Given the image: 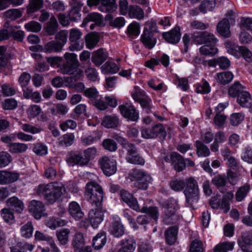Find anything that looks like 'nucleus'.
Masks as SVG:
<instances>
[{
	"mask_svg": "<svg viewBox=\"0 0 252 252\" xmlns=\"http://www.w3.org/2000/svg\"><path fill=\"white\" fill-rule=\"evenodd\" d=\"M34 191L37 194L43 195L47 203L53 204L65 193V188L61 183L53 182L40 184L34 189Z\"/></svg>",
	"mask_w": 252,
	"mask_h": 252,
	"instance_id": "1",
	"label": "nucleus"
},
{
	"mask_svg": "<svg viewBox=\"0 0 252 252\" xmlns=\"http://www.w3.org/2000/svg\"><path fill=\"white\" fill-rule=\"evenodd\" d=\"M185 187L184 191L186 202L189 206L196 204L199 198V189L197 181L193 178H187L185 181Z\"/></svg>",
	"mask_w": 252,
	"mask_h": 252,
	"instance_id": "2",
	"label": "nucleus"
},
{
	"mask_svg": "<svg viewBox=\"0 0 252 252\" xmlns=\"http://www.w3.org/2000/svg\"><path fill=\"white\" fill-rule=\"evenodd\" d=\"M85 189V196L89 202L95 207H99L103 197L101 187L97 183L91 182L87 184Z\"/></svg>",
	"mask_w": 252,
	"mask_h": 252,
	"instance_id": "3",
	"label": "nucleus"
},
{
	"mask_svg": "<svg viewBox=\"0 0 252 252\" xmlns=\"http://www.w3.org/2000/svg\"><path fill=\"white\" fill-rule=\"evenodd\" d=\"M132 181H134V186L138 189H146L152 178L148 173L135 169L130 174Z\"/></svg>",
	"mask_w": 252,
	"mask_h": 252,
	"instance_id": "4",
	"label": "nucleus"
},
{
	"mask_svg": "<svg viewBox=\"0 0 252 252\" xmlns=\"http://www.w3.org/2000/svg\"><path fill=\"white\" fill-rule=\"evenodd\" d=\"M191 39V41L196 44H215L218 41L213 33L207 32H194Z\"/></svg>",
	"mask_w": 252,
	"mask_h": 252,
	"instance_id": "5",
	"label": "nucleus"
},
{
	"mask_svg": "<svg viewBox=\"0 0 252 252\" xmlns=\"http://www.w3.org/2000/svg\"><path fill=\"white\" fill-rule=\"evenodd\" d=\"M226 16L229 19H223L220 21L217 26L218 32L224 37H229L230 36V23L235 21V14L232 10H229L226 13Z\"/></svg>",
	"mask_w": 252,
	"mask_h": 252,
	"instance_id": "6",
	"label": "nucleus"
},
{
	"mask_svg": "<svg viewBox=\"0 0 252 252\" xmlns=\"http://www.w3.org/2000/svg\"><path fill=\"white\" fill-rule=\"evenodd\" d=\"M65 62L61 66V70L63 74H67L72 69L78 67L79 63L77 55L74 53H66L63 55Z\"/></svg>",
	"mask_w": 252,
	"mask_h": 252,
	"instance_id": "7",
	"label": "nucleus"
},
{
	"mask_svg": "<svg viewBox=\"0 0 252 252\" xmlns=\"http://www.w3.org/2000/svg\"><path fill=\"white\" fill-rule=\"evenodd\" d=\"M99 163L104 174L110 176L117 171V162L115 160L108 157H103L99 160Z\"/></svg>",
	"mask_w": 252,
	"mask_h": 252,
	"instance_id": "8",
	"label": "nucleus"
},
{
	"mask_svg": "<svg viewBox=\"0 0 252 252\" xmlns=\"http://www.w3.org/2000/svg\"><path fill=\"white\" fill-rule=\"evenodd\" d=\"M121 115L132 122H137L139 119V112L131 104H122L119 106Z\"/></svg>",
	"mask_w": 252,
	"mask_h": 252,
	"instance_id": "9",
	"label": "nucleus"
},
{
	"mask_svg": "<svg viewBox=\"0 0 252 252\" xmlns=\"http://www.w3.org/2000/svg\"><path fill=\"white\" fill-rule=\"evenodd\" d=\"M66 160L67 164L71 166H73L75 165L84 166L87 165L82 151L70 152Z\"/></svg>",
	"mask_w": 252,
	"mask_h": 252,
	"instance_id": "10",
	"label": "nucleus"
},
{
	"mask_svg": "<svg viewBox=\"0 0 252 252\" xmlns=\"http://www.w3.org/2000/svg\"><path fill=\"white\" fill-rule=\"evenodd\" d=\"M166 162L170 161L175 170L177 172L183 171L186 167V163L182 156L177 152H172L169 157L165 158Z\"/></svg>",
	"mask_w": 252,
	"mask_h": 252,
	"instance_id": "11",
	"label": "nucleus"
},
{
	"mask_svg": "<svg viewBox=\"0 0 252 252\" xmlns=\"http://www.w3.org/2000/svg\"><path fill=\"white\" fill-rule=\"evenodd\" d=\"M29 210L35 219H40L42 216H44L45 207L42 202L33 200L30 202L29 205Z\"/></svg>",
	"mask_w": 252,
	"mask_h": 252,
	"instance_id": "12",
	"label": "nucleus"
},
{
	"mask_svg": "<svg viewBox=\"0 0 252 252\" xmlns=\"http://www.w3.org/2000/svg\"><path fill=\"white\" fill-rule=\"evenodd\" d=\"M120 195L123 201L131 209L136 211H140V207L138 204L137 199L128 191L124 189L120 190Z\"/></svg>",
	"mask_w": 252,
	"mask_h": 252,
	"instance_id": "13",
	"label": "nucleus"
},
{
	"mask_svg": "<svg viewBox=\"0 0 252 252\" xmlns=\"http://www.w3.org/2000/svg\"><path fill=\"white\" fill-rule=\"evenodd\" d=\"M113 138L117 140L121 145L123 148L126 151V157H129L134 154H136L137 148L134 144L129 142L125 138L118 135L117 134H113Z\"/></svg>",
	"mask_w": 252,
	"mask_h": 252,
	"instance_id": "14",
	"label": "nucleus"
},
{
	"mask_svg": "<svg viewBox=\"0 0 252 252\" xmlns=\"http://www.w3.org/2000/svg\"><path fill=\"white\" fill-rule=\"evenodd\" d=\"M140 40L144 45L149 49H152L157 42L156 37L153 33L147 29H145L141 35Z\"/></svg>",
	"mask_w": 252,
	"mask_h": 252,
	"instance_id": "15",
	"label": "nucleus"
},
{
	"mask_svg": "<svg viewBox=\"0 0 252 252\" xmlns=\"http://www.w3.org/2000/svg\"><path fill=\"white\" fill-rule=\"evenodd\" d=\"M92 209L89 213V219L94 228L97 227L98 224L103 219V212L98 208Z\"/></svg>",
	"mask_w": 252,
	"mask_h": 252,
	"instance_id": "16",
	"label": "nucleus"
},
{
	"mask_svg": "<svg viewBox=\"0 0 252 252\" xmlns=\"http://www.w3.org/2000/svg\"><path fill=\"white\" fill-rule=\"evenodd\" d=\"M162 36L168 43L176 44L179 41L181 38L180 28L176 26L170 32L163 33Z\"/></svg>",
	"mask_w": 252,
	"mask_h": 252,
	"instance_id": "17",
	"label": "nucleus"
},
{
	"mask_svg": "<svg viewBox=\"0 0 252 252\" xmlns=\"http://www.w3.org/2000/svg\"><path fill=\"white\" fill-rule=\"evenodd\" d=\"M121 248L118 252H133L136 248V242L132 237H128L120 242Z\"/></svg>",
	"mask_w": 252,
	"mask_h": 252,
	"instance_id": "18",
	"label": "nucleus"
},
{
	"mask_svg": "<svg viewBox=\"0 0 252 252\" xmlns=\"http://www.w3.org/2000/svg\"><path fill=\"white\" fill-rule=\"evenodd\" d=\"M108 53L103 48L94 52L92 57V62L97 66L101 65L107 59Z\"/></svg>",
	"mask_w": 252,
	"mask_h": 252,
	"instance_id": "19",
	"label": "nucleus"
},
{
	"mask_svg": "<svg viewBox=\"0 0 252 252\" xmlns=\"http://www.w3.org/2000/svg\"><path fill=\"white\" fill-rule=\"evenodd\" d=\"M164 220L167 223H173L177 220L175 213L176 207L174 203H167L164 207Z\"/></svg>",
	"mask_w": 252,
	"mask_h": 252,
	"instance_id": "20",
	"label": "nucleus"
},
{
	"mask_svg": "<svg viewBox=\"0 0 252 252\" xmlns=\"http://www.w3.org/2000/svg\"><path fill=\"white\" fill-rule=\"evenodd\" d=\"M68 211L70 216L75 220H79L84 216L79 204L75 201H72L69 204Z\"/></svg>",
	"mask_w": 252,
	"mask_h": 252,
	"instance_id": "21",
	"label": "nucleus"
},
{
	"mask_svg": "<svg viewBox=\"0 0 252 252\" xmlns=\"http://www.w3.org/2000/svg\"><path fill=\"white\" fill-rule=\"evenodd\" d=\"M19 174L6 171H0V185H5L15 182Z\"/></svg>",
	"mask_w": 252,
	"mask_h": 252,
	"instance_id": "22",
	"label": "nucleus"
},
{
	"mask_svg": "<svg viewBox=\"0 0 252 252\" xmlns=\"http://www.w3.org/2000/svg\"><path fill=\"white\" fill-rule=\"evenodd\" d=\"M237 102L242 107L250 108L252 110V97L248 92L241 93L237 97Z\"/></svg>",
	"mask_w": 252,
	"mask_h": 252,
	"instance_id": "23",
	"label": "nucleus"
},
{
	"mask_svg": "<svg viewBox=\"0 0 252 252\" xmlns=\"http://www.w3.org/2000/svg\"><path fill=\"white\" fill-rule=\"evenodd\" d=\"M6 204L10 209L17 213L22 212L24 208V204L22 201L15 196L10 197L7 199Z\"/></svg>",
	"mask_w": 252,
	"mask_h": 252,
	"instance_id": "24",
	"label": "nucleus"
},
{
	"mask_svg": "<svg viewBox=\"0 0 252 252\" xmlns=\"http://www.w3.org/2000/svg\"><path fill=\"white\" fill-rule=\"evenodd\" d=\"M102 125L107 128L117 127L119 125V117L114 114L106 115L103 119Z\"/></svg>",
	"mask_w": 252,
	"mask_h": 252,
	"instance_id": "25",
	"label": "nucleus"
},
{
	"mask_svg": "<svg viewBox=\"0 0 252 252\" xmlns=\"http://www.w3.org/2000/svg\"><path fill=\"white\" fill-rule=\"evenodd\" d=\"M101 3L98 9L102 12H112L117 8L116 0H101Z\"/></svg>",
	"mask_w": 252,
	"mask_h": 252,
	"instance_id": "26",
	"label": "nucleus"
},
{
	"mask_svg": "<svg viewBox=\"0 0 252 252\" xmlns=\"http://www.w3.org/2000/svg\"><path fill=\"white\" fill-rule=\"evenodd\" d=\"M106 242V236L104 232H101L94 237L93 247L95 250H98L102 248Z\"/></svg>",
	"mask_w": 252,
	"mask_h": 252,
	"instance_id": "27",
	"label": "nucleus"
},
{
	"mask_svg": "<svg viewBox=\"0 0 252 252\" xmlns=\"http://www.w3.org/2000/svg\"><path fill=\"white\" fill-rule=\"evenodd\" d=\"M251 189V185L248 183L239 187L235 194L236 200L239 202L242 201L247 196Z\"/></svg>",
	"mask_w": 252,
	"mask_h": 252,
	"instance_id": "28",
	"label": "nucleus"
},
{
	"mask_svg": "<svg viewBox=\"0 0 252 252\" xmlns=\"http://www.w3.org/2000/svg\"><path fill=\"white\" fill-rule=\"evenodd\" d=\"M233 76V74L231 72L224 71L217 73L216 79L218 83L225 85L230 83L232 80Z\"/></svg>",
	"mask_w": 252,
	"mask_h": 252,
	"instance_id": "29",
	"label": "nucleus"
},
{
	"mask_svg": "<svg viewBox=\"0 0 252 252\" xmlns=\"http://www.w3.org/2000/svg\"><path fill=\"white\" fill-rule=\"evenodd\" d=\"M72 244L75 252H79L84 248L85 242L83 234L80 232L76 233L73 237Z\"/></svg>",
	"mask_w": 252,
	"mask_h": 252,
	"instance_id": "30",
	"label": "nucleus"
},
{
	"mask_svg": "<svg viewBox=\"0 0 252 252\" xmlns=\"http://www.w3.org/2000/svg\"><path fill=\"white\" fill-rule=\"evenodd\" d=\"M75 140L74 134L72 133H67L58 139L59 145L63 147H69L72 145Z\"/></svg>",
	"mask_w": 252,
	"mask_h": 252,
	"instance_id": "31",
	"label": "nucleus"
},
{
	"mask_svg": "<svg viewBox=\"0 0 252 252\" xmlns=\"http://www.w3.org/2000/svg\"><path fill=\"white\" fill-rule=\"evenodd\" d=\"M131 18H135L138 20L143 19L144 13L143 10L138 6L130 5L127 13Z\"/></svg>",
	"mask_w": 252,
	"mask_h": 252,
	"instance_id": "32",
	"label": "nucleus"
},
{
	"mask_svg": "<svg viewBox=\"0 0 252 252\" xmlns=\"http://www.w3.org/2000/svg\"><path fill=\"white\" fill-rule=\"evenodd\" d=\"M195 147L196 154L198 157H207L210 155V149L201 141H196Z\"/></svg>",
	"mask_w": 252,
	"mask_h": 252,
	"instance_id": "33",
	"label": "nucleus"
},
{
	"mask_svg": "<svg viewBox=\"0 0 252 252\" xmlns=\"http://www.w3.org/2000/svg\"><path fill=\"white\" fill-rule=\"evenodd\" d=\"M58 24L54 16L51 17L50 20L47 23L45 30L49 35H54L57 31Z\"/></svg>",
	"mask_w": 252,
	"mask_h": 252,
	"instance_id": "34",
	"label": "nucleus"
},
{
	"mask_svg": "<svg viewBox=\"0 0 252 252\" xmlns=\"http://www.w3.org/2000/svg\"><path fill=\"white\" fill-rule=\"evenodd\" d=\"M119 67L114 62H107L101 67L103 74L115 73L119 70Z\"/></svg>",
	"mask_w": 252,
	"mask_h": 252,
	"instance_id": "35",
	"label": "nucleus"
},
{
	"mask_svg": "<svg viewBox=\"0 0 252 252\" xmlns=\"http://www.w3.org/2000/svg\"><path fill=\"white\" fill-rule=\"evenodd\" d=\"M195 91L197 94H207L211 91V87L209 83L203 80L201 82L195 84Z\"/></svg>",
	"mask_w": 252,
	"mask_h": 252,
	"instance_id": "36",
	"label": "nucleus"
},
{
	"mask_svg": "<svg viewBox=\"0 0 252 252\" xmlns=\"http://www.w3.org/2000/svg\"><path fill=\"white\" fill-rule=\"evenodd\" d=\"M235 242H224L220 243L215 246L214 249V252H228L232 251L234 248Z\"/></svg>",
	"mask_w": 252,
	"mask_h": 252,
	"instance_id": "37",
	"label": "nucleus"
},
{
	"mask_svg": "<svg viewBox=\"0 0 252 252\" xmlns=\"http://www.w3.org/2000/svg\"><path fill=\"white\" fill-rule=\"evenodd\" d=\"M63 48L56 41H51L44 45L43 50L45 53L60 52Z\"/></svg>",
	"mask_w": 252,
	"mask_h": 252,
	"instance_id": "38",
	"label": "nucleus"
},
{
	"mask_svg": "<svg viewBox=\"0 0 252 252\" xmlns=\"http://www.w3.org/2000/svg\"><path fill=\"white\" fill-rule=\"evenodd\" d=\"M68 221L61 219L51 218L46 222V225L51 229H55L58 227L65 226Z\"/></svg>",
	"mask_w": 252,
	"mask_h": 252,
	"instance_id": "39",
	"label": "nucleus"
},
{
	"mask_svg": "<svg viewBox=\"0 0 252 252\" xmlns=\"http://www.w3.org/2000/svg\"><path fill=\"white\" fill-rule=\"evenodd\" d=\"M110 231L111 234L115 237H120L125 233L123 225L117 221L112 223Z\"/></svg>",
	"mask_w": 252,
	"mask_h": 252,
	"instance_id": "40",
	"label": "nucleus"
},
{
	"mask_svg": "<svg viewBox=\"0 0 252 252\" xmlns=\"http://www.w3.org/2000/svg\"><path fill=\"white\" fill-rule=\"evenodd\" d=\"M9 150L12 153H21L28 149V145L24 143H12L8 145Z\"/></svg>",
	"mask_w": 252,
	"mask_h": 252,
	"instance_id": "41",
	"label": "nucleus"
},
{
	"mask_svg": "<svg viewBox=\"0 0 252 252\" xmlns=\"http://www.w3.org/2000/svg\"><path fill=\"white\" fill-rule=\"evenodd\" d=\"M177 230L175 227H171L165 232L166 241L168 244L172 245L176 240Z\"/></svg>",
	"mask_w": 252,
	"mask_h": 252,
	"instance_id": "42",
	"label": "nucleus"
},
{
	"mask_svg": "<svg viewBox=\"0 0 252 252\" xmlns=\"http://www.w3.org/2000/svg\"><path fill=\"white\" fill-rule=\"evenodd\" d=\"M70 230L67 228H63L56 231V235L59 241L62 245H66L68 241V235Z\"/></svg>",
	"mask_w": 252,
	"mask_h": 252,
	"instance_id": "43",
	"label": "nucleus"
},
{
	"mask_svg": "<svg viewBox=\"0 0 252 252\" xmlns=\"http://www.w3.org/2000/svg\"><path fill=\"white\" fill-rule=\"evenodd\" d=\"M33 226L31 221H28L23 225L20 229L21 236L25 238H31L33 233Z\"/></svg>",
	"mask_w": 252,
	"mask_h": 252,
	"instance_id": "44",
	"label": "nucleus"
},
{
	"mask_svg": "<svg viewBox=\"0 0 252 252\" xmlns=\"http://www.w3.org/2000/svg\"><path fill=\"white\" fill-rule=\"evenodd\" d=\"M243 90V86L239 82H235L229 89L228 94L233 97H238L241 93L245 92Z\"/></svg>",
	"mask_w": 252,
	"mask_h": 252,
	"instance_id": "45",
	"label": "nucleus"
},
{
	"mask_svg": "<svg viewBox=\"0 0 252 252\" xmlns=\"http://www.w3.org/2000/svg\"><path fill=\"white\" fill-rule=\"evenodd\" d=\"M216 6L215 0H204L199 6L200 11L206 13L212 11Z\"/></svg>",
	"mask_w": 252,
	"mask_h": 252,
	"instance_id": "46",
	"label": "nucleus"
},
{
	"mask_svg": "<svg viewBox=\"0 0 252 252\" xmlns=\"http://www.w3.org/2000/svg\"><path fill=\"white\" fill-rule=\"evenodd\" d=\"M43 4V0H30L27 13L30 14L38 11L42 7Z\"/></svg>",
	"mask_w": 252,
	"mask_h": 252,
	"instance_id": "47",
	"label": "nucleus"
},
{
	"mask_svg": "<svg viewBox=\"0 0 252 252\" xmlns=\"http://www.w3.org/2000/svg\"><path fill=\"white\" fill-rule=\"evenodd\" d=\"M99 41V36L94 33L88 34L86 37V43L88 48L91 49L94 48Z\"/></svg>",
	"mask_w": 252,
	"mask_h": 252,
	"instance_id": "48",
	"label": "nucleus"
},
{
	"mask_svg": "<svg viewBox=\"0 0 252 252\" xmlns=\"http://www.w3.org/2000/svg\"><path fill=\"white\" fill-rule=\"evenodd\" d=\"M140 25L137 22H133L128 25L126 33L129 36H137L140 34Z\"/></svg>",
	"mask_w": 252,
	"mask_h": 252,
	"instance_id": "49",
	"label": "nucleus"
},
{
	"mask_svg": "<svg viewBox=\"0 0 252 252\" xmlns=\"http://www.w3.org/2000/svg\"><path fill=\"white\" fill-rule=\"evenodd\" d=\"M82 152L84 156V158L88 164L90 160L94 159L95 158L97 151L95 147H92L82 151Z\"/></svg>",
	"mask_w": 252,
	"mask_h": 252,
	"instance_id": "50",
	"label": "nucleus"
},
{
	"mask_svg": "<svg viewBox=\"0 0 252 252\" xmlns=\"http://www.w3.org/2000/svg\"><path fill=\"white\" fill-rule=\"evenodd\" d=\"M103 20V17L101 15L97 13H91L88 14L87 16L84 19L82 25L85 26L89 22H94L97 24H100Z\"/></svg>",
	"mask_w": 252,
	"mask_h": 252,
	"instance_id": "51",
	"label": "nucleus"
},
{
	"mask_svg": "<svg viewBox=\"0 0 252 252\" xmlns=\"http://www.w3.org/2000/svg\"><path fill=\"white\" fill-rule=\"evenodd\" d=\"M199 51L202 55L214 56L216 55L218 50L214 45H203L202 46L200 49Z\"/></svg>",
	"mask_w": 252,
	"mask_h": 252,
	"instance_id": "52",
	"label": "nucleus"
},
{
	"mask_svg": "<svg viewBox=\"0 0 252 252\" xmlns=\"http://www.w3.org/2000/svg\"><path fill=\"white\" fill-rule=\"evenodd\" d=\"M126 160L129 163L143 165L145 163L144 159L139 154H134L129 157H126Z\"/></svg>",
	"mask_w": 252,
	"mask_h": 252,
	"instance_id": "53",
	"label": "nucleus"
},
{
	"mask_svg": "<svg viewBox=\"0 0 252 252\" xmlns=\"http://www.w3.org/2000/svg\"><path fill=\"white\" fill-rule=\"evenodd\" d=\"M241 158L244 161L252 164V148L251 146H247L244 148Z\"/></svg>",
	"mask_w": 252,
	"mask_h": 252,
	"instance_id": "54",
	"label": "nucleus"
},
{
	"mask_svg": "<svg viewBox=\"0 0 252 252\" xmlns=\"http://www.w3.org/2000/svg\"><path fill=\"white\" fill-rule=\"evenodd\" d=\"M41 108L39 105H30L27 110L28 117L30 119L34 118L41 113Z\"/></svg>",
	"mask_w": 252,
	"mask_h": 252,
	"instance_id": "55",
	"label": "nucleus"
},
{
	"mask_svg": "<svg viewBox=\"0 0 252 252\" xmlns=\"http://www.w3.org/2000/svg\"><path fill=\"white\" fill-rule=\"evenodd\" d=\"M99 137L97 136L95 133L81 137V141L82 144L85 146H87L93 144L96 141Z\"/></svg>",
	"mask_w": 252,
	"mask_h": 252,
	"instance_id": "56",
	"label": "nucleus"
},
{
	"mask_svg": "<svg viewBox=\"0 0 252 252\" xmlns=\"http://www.w3.org/2000/svg\"><path fill=\"white\" fill-rule=\"evenodd\" d=\"M4 16L11 20H14L22 16L21 11L18 9H10L4 13Z\"/></svg>",
	"mask_w": 252,
	"mask_h": 252,
	"instance_id": "57",
	"label": "nucleus"
},
{
	"mask_svg": "<svg viewBox=\"0 0 252 252\" xmlns=\"http://www.w3.org/2000/svg\"><path fill=\"white\" fill-rule=\"evenodd\" d=\"M67 74L70 75V82L73 83L79 79H80L83 76V71L80 69L78 68V67L72 69Z\"/></svg>",
	"mask_w": 252,
	"mask_h": 252,
	"instance_id": "58",
	"label": "nucleus"
},
{
	"mask_svg": "<svg viewBox=\"0 0 252 252\" xmlns=\"http://www.w3.org/2000/svg\"><path fill=\"white\" fill-rule=\"evenodd\" d=\"M24 27L28 32H37L41 30L42 26L38 22L32 21L25 24Z\"/></svg>",
	"mask_w": 252,
	"mask_h": 252,
	"instance_id": "59",
	"label": "nucleus"
},
{
	"mask_svg": "<svg viewBox=\"0 0 252 252\" xmlns=\"http://www.w3.org/2000/svg\"><path fill=\"white\" fill-rule=\"evenodd\" d=\"M204 248L202 242L198 239L192 241L189 249V252H203Z\"/></svg>",
	"mask_w": 252,
	"mask_h": 252,
	"instance_id": "60",
	"label": "nucleus"
},
{
	"mask_svg": "<svg viewBox=\"0 0 252 252\" xmlns=\"http://www.w3.org/2000/svg\"><path fill=\"white\" fill-rule=\"evenodd\" d=\"M153 127V132L155 135V138L159 137L165 138L166 136L165 128L162 124H158Z\"/></svg>",
	"mask_w": 252,
	"mask_h": 252,
	"instance_id": "61",
	"label": "nucleus"
},
{
	"mask_svg": "<svg viewBox=\"0 0 252 252\" xmlns=\"http://www.w3.org/2000/svg\"><path fill=\"white\" fill-rule=\"evenodd\" d=\"M86 105L80 104L77 105L74 109V114H72V117L74 119H78L81 115H86Z\"/></svg>",
	"mask_w": 252,
	"mask_h": 252,
	"instance_id": "62",
	"label": "nucleus"
},
{
	"mask_svg": "<svg viewBox=\"0 0 252 252\" xmlns=\"http://www.w3.org/2000/svg\"><path fill=\"white\" fill-rule=\"evenodd\" d=\"M226 117L221 113H216L214 118V125L217 128H220L223 126Z\"/></svg>",
	"mask_w": 252,
	"mask_h": 252,
	"instance_id": "63",
	"label": "nucleus"
},
{
	"mask_svg": "<svg viewBox=\"0 0 252 252\" xmlns=\"http://www.w3.org/2000/svg\"><path fill=\"white\" fill-rule=\"evenodd\" d=\"M138 102L140 103L141 107L146 113H149L151 112V109L152 108V100L147 95L144 96V98Z\"/></svg>",
	"mask_w": 252,
	"mask_h": 252,
	"instance_id": "64",
	"label": "nucleus"
}]
</instances>
